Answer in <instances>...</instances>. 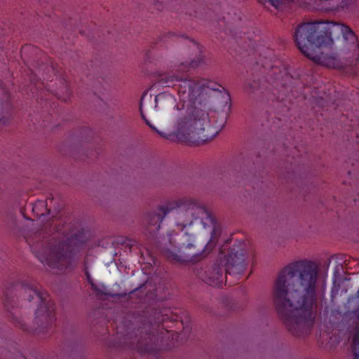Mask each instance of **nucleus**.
<instances>
[{"label":"nucleus","mask_w":359,"mask_h":359,"mask_svg":"<svg viewBox=\"0 0 359 359\" xmlns=\"http://www.w3.org/2000/svg\"><path fill=\"white\" fill-rule=\"evenodd\" d=\"M319 273L317 262L304 259L285 266L275 281V309L287 331L294 337L308 335L313 327Z\"/></svg>","instance_id":"nucleus-1"},{"label":"nucleus","mask_w":359,"mask_h":359,"mask_svg":"<svg viewBox=\"0 0 359 359\" xmlns=\"http://www.w3.org/2000/svg\"><path fill=\"white\" fill-rule=\"evenodd\" d=\"M294 41L302 53L316 64L342 69L355 65L359 60V43L347 25L316 20L299 25Z\"/></svg>","instance_id":"nucleus-2"},{"label":"nucleus","mask_w":359,"mask_h":359,"mask_svg":"<svg viewBox=\"0 0 359 359\" xmlns=\"http://www.w3.org/2000/svg\"><path fill=\"white\" fill-rule=\"evenodd\" d=\"M179 81L178 94L180 102L175 104L174 97L166 93L157 95L154 99V108L147 104L149 114L156 111L166 112L176 107L177 137L187 142H200L212 140L219 132L218 128L210 124L208 107L201 101L203 84L198 79L183 78L178 74L163 75L158 82L167 84Z\"/></svg>","instance_id":"nucleus-3"},{"label":"nucleus","mask_w":359,"mask_h":359,"mask_svg":"<svg viewBox=\"0 0 359 359\" xmlns=\"http://www.w3.org/2000/svg\"><path fill=\"white\" fill-rule=\"evenodd\" d=\"M207 211L213 219V225L205 226V229H211V237L206 245L201 244L196 238L193 231L189 230L191 224H187L182 222V228L179 233L174 237L170 238V242L175 244L177 248L170 249L169 248H163L162 254L169 262L179 264L197 263L205 259L212 251L216 245L217 241L221 234V228L217 224V219L212 212L207 208Z\"/></svg>","instance_id":"nucleus-4"},{"label":"nucleus","mask_w":359,"mask_h":359,"mask_svg":"<svg viewBox=\"0 0 359 359\" xmlns=\"http://www.w3.org/2000/svg\"><path fill=\"white\" fill-rule=\"evenodd\" d=\"M169 308L153 311L148 316L141 318L137 327L128 337L131 348L141 354H157L165 349L163 339L168 330L162 323L166 320L176 321Z\"/></svg>","instance_id":"nucleus-5"},{"label":"nucleus","mask_w":359,"mask_h":359,"mask_svg":"<svg viewBox=\"0 0 359 359\" xmlns=\"http://www.w3.org/2000/svg\"><path fill=\"white\" fill-rule=\"evenodd\" d=\"M180 209V214L183 222L192 224L194 220L200 219L205 226H212L213 219L207 211V207L192 199L182 198L172 201L157 208L158 212H148L144 219V224L148 233L157 232L161 227V222L171 211Z\"/></svg>","instance_id":"nucleus-6"},{"label":"nucleus","mask_w":359,"mask_h":359,"mask_svg":"<svg viewBox=\"0 0 359 359\" xmlns=\"http://www.w3.org/2000/svg\"><path fill=\"white\" fill-rule=\"evenodd\" d=\"M26 241L39 261L50 268L63 270L71 264V252L65 242L48 239L42 231L31 233Z\"/></svg>","instance_id":"nucleus-7"},{"label":"nucleus","mask_w":359,"mask_h":359,"mask_svg":"<svg viewBox=\"0 0 359 359\" xmlns=\"http://www.w3.org/2000/svg\"><path fill=\"white\" fill-rule=\"evenodd\" d=\"M4 295L6 305L8 304L10 299L15 297L27 302H31L36 297L39 300V306L35 312V323L43 327L52 323L55 316L53 304L46 302L47 293L41 291L36 284L27 280L14 283L6 290Z\"/></svg>","instance_id":"nucleus-8"},{"label":"nucleus","mask_w":359,"mask_h":359,"mask_svg":"<svg viewBox=\"0 0 359 359\" xmlns=\"http://www.w3.org/2000/svg\"><path fill=\"white\" fill-rule=\"evenodd\" d=\"M245 258V243L238 242L229 248L225 256L226 282L227 276L237 278L243 273L246 268Z\"/></svg>","instance_id":"nucleus-9"},{"label":"nucleus","mask_w":359,"mask_h":359,"mask_svg":"<svg viewBox=\"0 0 359 359\" xmlns=\"http://www.w3.org/2000/svg\"><path fill=\"white\" fill-rule=\"evenodd\" d=\"M264 4L268 3L270 6L280 10L283 9L295 0H262ZM324 2L329 11H339L353 6L356 0H320Z\"/></svg>","instance_id":"nucleus-10"},{"label":"nucleus","mask_w":359,"mask_h":359,"mask_svg":"<svg viewBox=\"0 0 359 359\" xmlns=\"http://www.w3.org/2000/svg\"><path fill=\"white\" fill-rule=\"evenodd\" d=\"M196 274L201 280L209 285L219 287L223 283V267L217 264L205 269H197Z\"/></svg>","instance_id":"nucleus-11"},{"label":"nucleus","mask_w":359,"mask_h":359,"mask_svg":"<svg viewBox=\"0 0 359 359\" xmlns=\"http://www.w3.org/2000/svg\"><path fill=\"white\" fill-rule=\"evenodd\" d=\"M9 100L10 94L3 82L0 81V128L11 121L12 107Z\"/></svg>","instance_id":"nucleus-12"},{"label":"nucleus","mask_w":359,"mask_h":359,"mask_svg":"<svg viewBox=\"0 0 359 359\" xmlns=\"http://www.w3.org/2000/svg\"><path fill=\"white\" fill-rule=\"evenodd\" d=\"M347 305L348 309H352L353 318L359 323V290L348 299ZM352 347L354 358L359 359V332L353 337Z\"/></svg>","instance_id":"nucleus-13"},{"label":"nucleus","mask_w":359,"mask_h":359,"mask_svg":"<svg viewBox=\"0 0 359 359\" xmlns=\"http://www.w3.org/2000/svg\"><path fill=\"white\" fill-rule=\"evenodd\" d=\"M193 49L196 51L195 57L190 59L189 62L180 63L177 66V72H189L191 69H196L204 62V56L198 44L194 43Z\"/></svg>","instance_id":"nucleus-14"},{"label":"nucleus","mask_w":359,"mask_h":359,"mask_svg":"<svg viewBox=\"0 0 359 359\" xmlns=\"http://www.w3.org/2000/svg\"><path fill=\"white\" fill-rule=\"evenodd\" d=\"M47 205L50 215L55 216L63 208V203L60 198H54L50 196L46 198Z\"/></svg>","instance_id":"nucleus-15"},{"label":"nucleus","mask_w":359,"mask_h":359,"mask_svg":"<svg viewBox=\"0 0 359 359\" xmlns=\"http://www.w3.org/2000/svg\"><path fill=\"white\" fill-rule=\"evenodd\" d=\"M32 210H33V212L38 217H41L43 216L50 215L46 200V201H41V200L36 201L34 203Z\"/></svg>","instance_id":"nucleus-16"},{"label":"nucleus","mask_w":359,"mask_h":359,"mask_svg":"<svg viewBox=\"0 0 359 359\" xmlns=\"http://www.w3.org/2000/svg\"><path fill=\"white\" fill-rule=\"evenodd\" d=\"M61 86L56 90V95L60 99L64 101L69 97L71 94V90L68 81L65 77L60 79Z\"/></svg>","instance_id":"nucleus-17"},{"label":"nucleus","mask_w":359,"mask_h":359,"mask_svg":"<svg viewBox=\"0 0 359 359\" xmlns=\"http://www.w3.org/2000/svg\"><path fill=\"white\" fill-rule=\"evenodd\" d=\"M259 88V81L256 80H248L245 82L244 90L248 94L254 93Z\"/></svg>","instance_id":"nucleus-18"},{"label":"nucleus","mask_w":359,"mask_h":359,"mask_svg":"<svg viewBox=\"0 0 359 359\" xmlns=\"http://www.w3.org/2000/svg\"><path fill=\"white\" fill-rule=\"evenodd\" d=\"M176 37L175 34L172 32L165 33L160 35L156 39V43H160L161 46L166 45Z\"/></svg>","instance_id":"nucleus-19"},{"label":"nucleus","mask_w":359,"mask_h":359,"mask_svg":"<svg viewBox=\"0 0 359 359\" xmlns=\"http://www.w3.org/2000/svg\"><path fill=\"white\" fill-rule=\"evenodd\" d=\"M29 54H34V55H41L42 52L36 47L32 46V45H25L23 46L21 49V55L27 56Z\"/></svg>","instance_id":"nucleus-20"},{"label":"nucleus","mask_w":359,"mask_h":359,"mask_svg":"<svg viewBox=\"0 0 359 359\" xmlns=\"http://www.w3.org/2000/svg\"><path fill=\"white\" fill-rule=\"evenodd\" d=\"M142 99H143V98L142 97L141 101H140V113H141V116H142V118L144 120V121H145L146 124H147L148 126H149L151 129H152L153 130H154L155 132H156V133H157L158 134H159L161 136H162V137H165V135H164L162 132H161V131L158 130L156 129V128L155 126H153V125H152V124L149 121V120H147V119L146 118L145 115H144V111H143V102H142Z\"/></svg>","instance_id":"nucleus-21"},{"label":"nucleus","mask_w":359,"mask_h":359,"mask_svg":"<svg viewBox=\"0 0 359 359\" xmlns=\"http://www.w3.org/2000/svg\"><path fill=\"white\" fill-rule=\"evenodd\" d=\"M9 318L15 324V326H18L23 330L25 329V324L22 323L20 318L15 313H11Z\"/></svg>","instance_id":"nucleus-22"},{"label":"nucleus","mask_w":359,"mask_h":359,"mask_svg":"<svg viewBox=\"0 0 359 359\" xmlns=\"http://www.w3.org/2000/svg\"><path fill=\"white\" fill-rule=\"evenodd\" d=\"M86 276H87V277H88V279L89 282H90V284H91V287H92V289H93L95 292H96L97 294L101 293V291H100V289L97 287V286L95 283H93L92 282V280H90V274H89V273H88V272H86Z\"/></svg>","instance_id":"nucleus-23"},{"label":"nucleus","mask_w":359,"mask_h":359,"mask_svg":"<svg viewBox=\"0 0 359 359\" xmlns=\"http://www.w3.org/2000/svg\"><path fill=\"white\" fill-rule=\"evenodd\" d=\"M156 8L159 11L162 10L163 9V5L160 3H156Z\"/></svg>","instance_id":"nucleus-24"},{"label":"nucleus","mask_w":359,"mask_h":359,"mask_svg":"<svg viewBox=\"0 0 359 359\" xmlns=\"http://www.w3.org/2000/svg\"><path fill=\"white\" fill-rule=\"evenodd\" d=\"M28 62H29L32 63V62H34V59H32V58H30L29 60H28Z\"/></svg>","instance_id":"nucleus-25"},{"label":"nucleus","mask_w":359,"mask_h":359,"mask_svg":"<svg viewBox=\"0 0 359 359\" xmlns=\"http://www.w3.org/2000/svg\"><path fill=\"white\" fill-rule=\"evenodd\" d=\"M138 289H139V287H137L133 291H132L131 292H133L134 291L137 290Z\"/></svg>","instance_id":"nucleus-26"},{"label":"nucleus","mask_w":359,"mask_h":359,"mask_svg":"<svg viewBox=\"0 0 359 359\" xmlns=\"http://www.w3.org/2000/svg\"><path fill=\"white\" fill-rule=\"evenodd\" d=\"M338 272H339V271H338V270H337V269H336V270H335V273H338Z\"/></svg>","instance_id":"nucleus-27"}]
</instances>
